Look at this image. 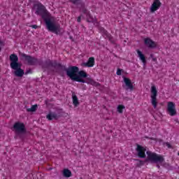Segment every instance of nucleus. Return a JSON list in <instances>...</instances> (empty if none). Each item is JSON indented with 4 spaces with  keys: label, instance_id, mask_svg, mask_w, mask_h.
<instances>
[{
    "label": "nucleus",
    "instance_id": "9",
    "mask_svg": "<svg viewBox=\"0 0 179 179\" xmlns=\"http://www.w3.org/2000/svg\"><path fill=\"white\" fill-rule=\"evenodd\" d=\"M76 75L75 82H78L79 83H86V78H87V73L85 71H78Z\"/></svg>",
    "mask_w": 179,
    "mask_h": 179
},
{
    "label": "nucleus",
    "instance_id": "17",
    "mask_svg": "<svg viewBox=\"0 0 179 179\" xmlns=\"http://www.w3.org/2000/svg\"><path fill=\"white\" fill-rule=\"evenodd\" d=\"M83 66H87V68H93L94 66V57H90L87 62H83Z\"/></svg>",
    "mask_w": 179,
    "mask_h": 179
},
{
    "label": "nucleus",
    "instance_id": "33",
    "mask_svg": "<svg viewBox=\"0 0 179 179\" xmlns=\"http://www.w3.org/2000/svg\"><path fill=\"white\" fill-rule=\"evenodd\" d=\"M82 20V15H80L78 18H77V22H78V23H80Z\"/></svg>",
    "mask_w": 179,
    "mask_h": 179
},
{
    "label": "nucleus",
    "instance_id": "14",
    "mask_svg": "<svg viewBox=\"0 0 179 179\" xmlns=\"http://www.w3.org/2000/svg\"><path fill=\"white\" fill-rule=\"evenodd\" d=\"M123 80L126 86V90H130L132 92V90H134V85H132V81H131L129 78H126L125 76L123 77Z\"/></svg>",
    "mask_w": 179,
    "mask_h": 179
},
{
    "label": "nucleus",
    "instance_id": "27",
    "mask_svg": "<svg viewBox=\"0 0 179 179\" xmlns=\"http://www.w3.org/2000/svg\"><path fill=\"white\" fill-rule=\"evenodd\" d=\"M91 85H92V86H96V87H99V86H100V83H97V82H96V81H94V80H92V83H91Z\"/></svg>",
    "mask_w": 179,
    "mask_h": 179
},
{
    "label": "nucleus",
    "instance_id": "35",
    "mask_svg": "<svg viewBox=\"0 0 179 179\" xmlns=\"http://www.w3.org/2000/svg\"><path fill=\"white\" fill-rule=\"evenodd\" d=\"M31 27H32V29H38V26L37 25H31Z\"/></svg>",
    "mask_w": 179,
    "mask_h": 179
},
{
    "label": "nucleus",
    "instance_id": "31",
    "mask_svg": "<svg viewBox=\"0 0 179 179\" xmlns=\"http://www.w3.org/2000/svg\"><path fill=\"white\" fill-rule=\"evenodd\" d=\"M164 145H166V146H167V148L169 149H171V148H172L171 144H170V143H169V142L164 143Z\"/></svg>",
    "mask_w": 179,
    "mask_h": 179
},
{
    "label": "nucleus",
    "instance_id": "24",
    "mask_svg": "<svg viewBox=\"0 0 179 179\" xmlns=\"http://www.w3.org/2000/svg\"><path fill=\"white\" fill-rule=\"evenodd\" d=\"M70 2L73 3V5H82V1L80 0H69Z\"/></svg>",
    "mask_w": 179,
    "mask_h": 179
},
{
    "label": "nucleus",
    "instance_id": "18",
    "mask_svg": "<svg viewBox=\"0 0 179 179\" xmlns=\"http://www.w3.org/2000/svg\"><path fill=\"white\" fill-rule=\"evenodd\" d=\"M99 30L100 33H101L102 36L105 37V38H109V40H111V34H108V31H107V30H106L103 27H100Z\"/></svg>",
    "mask_w": 179,
    "mask_h": 179
},
{
    "label": "nucleus",
    "instance_id": "19",
    "mask_svg": "<svg viewBox=\"0 0 179 179\" xmlns=\"http://www.w3.org/2000/svg\"><path fill=\"white\" fill-rule=\"evenodd\" d=\"M72 99L73 106H75V107H79V104H80V103L79 102L78 96L75 94V92H73L72 94Z\"/></svg>",
    "mask_w": 179,
    "mask_h": 179
},
{
    "label": "nucleus",
    "instance_id": "25",
    "mask_svg": "<svg viewBox=\"0 0 179 179\" xmlns=\"http://www.w3.org/2000/svg\"><path fill=\"white\" fill-rule=\"evenodd\" d=\"M124 108H125V106L124 105H119L117 106L118 113H120V114H122V113H123L122 110H124Z\"/></svg>",
    "mask_w": 179,
    "mask_h": 179
},
{
    "label": "nucleus",
    "instance_id": "15",
    "mask_svg": "<svg viewBox=\"0 0 179 179\" xmlns=\"http://www.w3.org/2000/svg\"><path fill=\"white\" fill-rule=\"evenodd\" d=\"M136 52L138 54L139 59L141 61V62H143V66H146V64H148V61L146 60V56H145L142 51L139 50H137Z\"/></svg>",
    "mask_w": 179,
    "mask_h": 179
},
{
    "label": "nucleus",
    "instance_id": "28",
    "mask_svg": "<svg viewBox=\"0 0 179 179\" xmlns=\"http://www.w3.org/2000/svg\"><path fill=\"white\" fill-rule=\"evenodd\" d=\"M122 69H117V72H116V75H117V76H121V75L122 74Z\"/></svg>",
    "mask_w": 179,
    "mask_h": 179
},
{
    "label": "nucleus",
    "instance_id": "23",
    "mask_svg": "<svg viewBox=\"0 0 179 179\" xmlns=\"http://www.w3.org/2000/svg\"><path fill=\"white\" fill-rule=\"evenodd\" d=\"M136 162H138V163H137V167H141V166H143V164H145V163H146V159L145 161H142L140 159H134Z\"/></svg>",
    "mask_w": 179,
    "mask_h": 179
},
{
    "label": "nucleus",
    "instance_id": "2",
    "mask_svg": "<svg viewBox=\"0 0 179 179\" xmlns=\"http://www.w3.org/2000/svg\"><path fill=\"white\" fill-rule=\"evenodd\" d=\"M51 72H56L57 73H59L60 76H64L65 75L64 72H66V76L70 78L71 80L75 82L78 72H79V67L76 66H70L69 68H66L65 66H62V64H59V69L51 70Z\"/></svg>",
    "mask_w": 179,
    "mask_h": 179
},
{
    "label": "nucleus",
    "instance_id": "7",
    "mask_svg": "<svg viewBox=\"0 0 179 179\" xmlns=\"http://www.w3.org/2000/svg\"><path fill=\"white\" fill-rule=\"evenodd\" d=\"M64 115V111L62 109H57L55 112H50L47 115L46 118L49 120V121H52V120H59L61 117Z\"/></svg>",
    "mask_w": 179,
    "mask_h": 179
},
{
    "label": "nucleus",
    "instance_id": "12",
    "mask_svg": "<svg viewBox=\"0 0 179 179\" xmlns=\"http://www.w3.org/2000/svg\"><path fill=\"white\" fill-rule=\"evenodd\" d=\"M144 44L145 47L150 50H153L157 47V43L155 41H153L150 38H144Z\"/></svg>",
    "mask_w": 179,
    "mask_h": 179
},
{
    "label": "nucleus",
    "instance_id": "6",
    "mask_svg": "<svg viewBox=\"0 0 179 179\" xmlns=\"http://www.w3.org/2000/svg\"><path fill=\"white\" fill-rule=\"evenodd\" d=\"M13 131L15 133L16 136L20 138L22 141L26 139V136H27V129H26L24 123L16 122L13 126Z\"/></svg>",
    "mask_w": 179,
    "mask_h": 179
},
{
    "label": "nucleus",
    "instance_id": "3",
    "mask_svg": "<svg viewBox=\"0 0 179 179\" xmlns=\"http://www.w3.org/2000/svg\"><path fill=\"white\" fill-rule=\"evenodd\" d=\"M42 19L44 20L46 27L49 31L55 33V34H61L62 29L59 24H55L54 21L51 20V15L47 10L41 15Z\"/></svg>",
    "mask_w": 179,
    "mask_h": 179
},
{
    "label": "nucleus",
    "instance_id": "32",
    "mask_svg": "<svg viewBox=\"0 0 179 179\" xmlns=\"http://www.w3.org/2000/svg\"><path fill=\"white\" fill-rule=\"evenodd\" d=\"M25 75H29V73H31V69H28L25 71Z\"/></svg>",
    "mask_w": 179,
    "mask_h": 179
},
{
    "label": "nucleus",
    "instance_id": "29",
    "mask_svg": "<svg viewBox=\"0 0 179 179\" xmlns=\"http://www.w3.org/2000/svg\"><path fill=\"white\" fill-rule=\"evenodd\" d=\"M93 79L92 78H87V80H85V83H87V85H92Z\"/></svg>",
    "mask_w": 179,
    "mask_h": 179
},
{
    "label": "nucleus",
    "instance_id": "10",
    "mask_svg": "<svg viewBox=\"0 0 179 179\" xmlns=\"http://www.w3.org/2000/svg\"><path fill=\"white\" fill-rule=\"evenodd\" d=\"M167 113L171 117L177 115V110H176V103H174V102H168Z\"/></svg>",
    "mask_w": 179,
    "mask_h": 179
},
{
    "label": "nucleus",
    "instance_id": "20",
    "mask_svg": "<svg viewBox=\"0 0 179 179\" xmlns=\"http://www.w3.org/2000/svg\"><path fill=\"white\" fill-rule=\"evenodd\" d=\"M63 176L66 178H69V177H72V171L68 169H64L62 171Z\"/></svg>",
    "mask_w": 179,
    "mask_h": 179
},
{
    "label": "nucleus",
    "instance_id": "34",
    "mask_svg": "<svg viewBox=\"0 0 179 179\" xmlns=\"http://www.w3.org/2000/svg\"><path fill=\"white\" fill-rule=\"evenodd\" d=\"M3 45H5L3 44V42L2 41H0V51L2 50V48H1V47H3Z\"/></svg>",
    "mask_w": 179,
    "mask_h": 179
},
{
    "label": "nucleus",
    "instance_id": "36",
    "mask_svg": "<svg viewBox=\"0 0 179 179\" xmlns=\"http://www.w3.org/2000/svg\"><path fill=\"white\" fill-rule=\"evenodd\" d=\"M157 167L158 169H160V165H159V164H157Z\"/></svg>",
    "mask_w": 179,
    "mask_h": 179
},
{
    "label": "nucleus",
    "instance_id": "22",
    "mask_svg": "<svg viewBox=\"0 0 179 179\" xmlns=\"http://www.w3.org/2000/svg\"><path fill=\"white\" fill-rule=\"evenodd\" d=\"M38 108L37 104L33 105L30 108H27V111L28 113H34V111H36Z\"/></svg>",
    "mask_w": 179,
    "mask_h": 179
},
{
    "label": "nucleus",
    "instance_id": "21",
    "mask_svg": "<svg viewBox=\"0 0 179 179\" xmlns=\"http://www.w3.org/2000/svg\"><path fill=\"white\" fill-rule=\"evenodd\" d=\"M87 22H88L89 23H94V22H96V18L93 17L92 15L87 14Z\"/></svg>",
    "mask_w": 179,
    "mask_h": 179
},
{
    "label": "nucleus",
    "instance_id": "30",
    "mask_svg": "<svg viewBox=\"0 0 179 179\" xmlns=\"http://www.w3.org/2000/svg\"><path fill=\"white\" fill-rule=\"evenodd\" d=\"M83 13H85V15H86V16H87V15L90 14V13L86 8L83 9Z\"/></svg>",
    "mask_w": 179,
    "mask_h": 179
},
{
    "label": "nucleus",
    "instance_id": "8",
    "mask_svg": "<svg viewBox=\"0 0 179 179\" xmlns=\"http://www.w3.org/2000/svg\"><path fill=\"white\" fill-rule=\"evenodd\" d=\"M151 103L154 108H157V90L155 85L151 87Z\"/></svg>",
    "mask_w": 179,
    "mask_h": 179
},
{
    "label": "nucleus",
    "instance_id": "5",
    "mask_svg": "<svg viewBox=\"0 0 179 179\" xmlns=\"http://www.w3.org/2000/svg\"><path fill=\"white\" fill-rule=\"evenodd\" d=\"M146 154L148 157L145 159V162H150V163L160 164L163 167H165V169H169L170 167V164L164 162V157L163 156L155 152H152L151 151H147Z\"/></svg>",
    "mask_w": 179,
    "mask_h": 179
},
{
    "label": "nucleus",
    "instance_id": "11",
    "mask_svg": "<svg viewBox=\"0 0 179 179\" xmlns=\"http://www.w3.org/2000/svg\"><path fill=\"white\" fill-rule=\"evenodd\" d=\"M136 151L137 152V156H138L140 159H145V157H146V154H145L146 148H144L143 146L139 144H136Z\"/></svg>",
    "mask_w": 179,
    "mask_h": 179
},
{
    "label": "nucleus",
    "instance_id": "1",
    "mask_svg": "<svg viewBox=\"0 0 179 179\" xmlns=\"http://www.w3.org/2000/svg\"><path fill=\"white\" fill-rule=\"evenodd\" d=\"M20 61H24L27 62L28 65H40L43 69H48L50 71V68H57L56 70L59 69V65L57 62H52V60L48 59L43 62L42 59H38L31 55H27L25 53L20 52Z\"/></svg>",
    "mask_w": 179,
    "mask_h": 179
},
{
    "label": "nucleus",
    "instance_id": "37",
    "mask_svg": "<svg viewBox=\"0 0 179 179\" xmlns=\"http://www.w3.org/2000/svg\"><path fill=\"white\" fill-rule=\"evenodd\" d=\"M178 155H179V152H178Z\"/></svg>",
    "mask_w": 179,
    "mask_h": 179
},
{
    "label": "nucleus",
    "instance_id": "13",
    "mask_svg": "<svg viewBox=\"0 0 179 179\" xmlns=\"http://www.w3.org/2000/svg\"><path fill=\"white\" fill-rule=\"evenodd\" d=\"M160 6H162V3L160 2V0H154L150 10L151 13H155L156 10H157Z\"/></svg>",
    "mask_w": 179,
    "mask_h": 179
},
{
    "label": "nucleus",
    "instance_id": "4",
    "mask_svg": "<svg viewBox=\"0 0 179 179\" xmlns=\"http://www.w3.org/2000/svg\"><path fill=\"white\" fill-rule=\"evenodd\" d=\"M10 66L14 70V75L17 78H23L24 70L22 69V64L19 63V57L16 54H11L9 57Z\"/></svg>",
    "mask_w": 179,
    "mask_h": 179
},
{
    "label": "nucleus",
    "instance_id": "16",
    "mask_svg": "<svg viewBox=\"0 0 179 179\" xmlns=\"http://www.w3.org/2000/svg\"><path fill=\"white\" fill-rule=\"evenodd\" d=\"M36 6H37L36 11L35 13L36 15H40V16H41V15H43L45 13V11L47 10L45 9V7L41 3L36 4Z\"/></svg>",
    "mask_w": 179,
    "mask_h": 179
},
{
    "label": "nucleus",
    "instance_id": "26",
    "mask_svg": "<svg viewBox=\"0 0 179 179\" xmlns=\"http://www.w3.org/2000/svg\"><path fill=\"white\" fill-rule=\"evenodd\" d=\"M150 58H152L153 62H157V58L155 57V55L150 54Z\"/></svg>",
    "mask_w": 179,
    "mask_h": 179
}]
</instances>
